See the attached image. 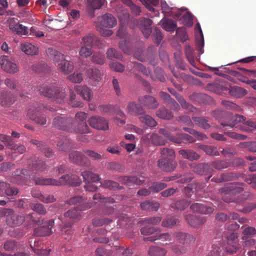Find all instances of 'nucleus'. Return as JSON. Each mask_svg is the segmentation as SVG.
<instances>
[{
	"label": "nucleus",
	"mask_w": 256,
	"mask_h": 256,
	"mask_svg": "<svg viewBox=\"0 0 256 256\" xmlns=\"http://www.w3.org/2000/svg\"><path fill=\"white\" fill-rule=\"evenodd\" d=\"M87 114L80 112L75 114L74 120L62 115L57 116L53 120L52 125L57 129L76 134H86L90 132L86 123Z\"/></svg>",
	"instance_id": "nucleus-1"
},
{
	"label": "nucleus",
	"mask_w": 256,
	"mask_h": 256,
	"mask_svg": "<svg viewBox=\"0 0 256 256\" xmlns=\"http://www.w3.org/2000/svg\"><path fill=\"white\" fill-rule=\"evenodd\" d=\"M69 174H65L61 176L58 180L54 178H44L42 177H36L34 172H30L27 170H16L13 174V181L20 185H30L27 182V179L34 181L37 185H52L61 186L69 184Z\"/></svg>",
	"instance_id": "nucleus-2"
},
{
	"label": "nucleus",
	"mask_w": 256,
	"mask_h": 256,
	"mask_svg": "<svg viewBox=\"0 0 256 256\" xmlns=\"http://www.w3.org/2000/svg\"><path fill=\"white\" fill-rule=\"evenodd\" d=\"M246 184L244 182H234L227 184L219 190L222 200L226 202L240 203L250 196V192H244L236 197V195L244 190Z\"/></svg>",
	"instance_id": "nucleus-3"
},
{
	"label": "nucleus",
	"mask_w": 256,
	"mask_h": 256,
	"mask_svg": "<svg viewBox=\"0 0 256 256\" xmlns=\"http://www.w3.org/2000/svg\"><path fill=\"white\" fill-rule=\"evenodd\" d=\"M213 116L218 120L220 124L223 126L233 128L237 122H242V124H238L236 128L243 131L244 130L240 128V126L244 125L247 126V122H250L248 120L244 123L245 118L244 116L236 114L234 116H233L230 113L220 110L214 111ZM245 131L246 132V130ZM247 132H249L248 131Z\"/></svg>",
	"instance_id": "nucleus-4"
},
{
	"label": "nucleus",
	"mask_w": 256,
	"mask_h": 256,
	"mask_svg": "<svg viewBox=\"0 0 256 256\" xmlns=\"http://www.w3.org/2000/svg\"><path fill=\"white\" fill-rule=\"evenodd\" d=\"M160 154L162 158L157 162L158 166L163 171L170 172L174 170L177 166L174 150L164 148L160 149Z\"/></svg>",
	"instance_id": "nucleus-5"
},
{
	"label": "nucleus",
	"mask_w": 256,
	"mask_h": 256,
	"mask_svg": "<svg viewBox=\"0 0 256 256\" xmlns=\"http://www.w3.org/2000/svg\"><path fill=\"white\" fill-rule=\"evenodd\" d=\"M38 90L42 94L51 98L56 103L64 102L66 98L65 90L54 85L44 84L40 86Z\"/></svg>",
	"instance_id": "nucleus-6"
},
{
	"label": "nucleus",
	"mask_w": 256,
	"mask_h": 256,
	"mask_svg": "<svg viewBox=\"0 0 256 256\" xmlns=\"http://www.w3.org/2000/svg\"><path fill=\"white\" fill-rule=\"evenodd\" d=\"M3 214L6 218V224L11 228L22 226L28 218H30L31 220L35 222L32 216L33 214H30L25 216L24 214L16 212L12 209L6 208L3 211Z\"/></svg>",
	"instance_id": "nucleus-7"
},
{
	"label": "nucleus",
	"mask_w": 256,
	"mask_h": 256,
	"mask_svg": "<svg viewBox=\"0 0 256 256\" xmlns=\"http://www.w3.org/2000/svg\"><path fill=\"white\" fill-rule=\"evenodd\" d=\"M42 110V106L40 104L36 103L30 106L28 111V114L32 120L36 123L44 125L46 122V117L44 114H41L40 111Z\"/></svg>",
	"instance_id": "nucleus-8"
},
{
	"label": "nucleus",
	"mask_w": 256,
	"mask_h": 256,
	"mask_svg": "<svg viewBox=\"0 0 256 256\" xmlns=\"http://www.w3.org/2000/svg\"><path fill=\"white\" fill-rule=\"evenodd\" d=\"M159 132L170 140L176 144H180L184 141H186L190 143L195 142V140L192 136L186 134L180 133L174 136L170 132L165 128H160Z\"/></svg>",
	"instance_id": "nucleus-9"
},
{
	"label": "nucleus",
	"mask_w": 256,
	"mask_h": 256,
	"mask_svg": "<svg viewBox=\"0 0 256 256\" xmlns=\"http://www.w3.org/2000/svg\"><path fill=\"white\" fill-rule=\"evenodd\" d=\"M0 64L2 68L8 73L14 74L19 71L17 64L10 59L8 56H2L0 57Z\"/></svg>",
	"instance_id": "nucleus-10"
},
{
	"label": "nucleus",
	"mask_w": 256,
	"mask_h": 256,
	"mask_svg": "<svg viewBox=\"0 0 256 256\" xmlns=\"http://www.w3.org/2000/svg\"><path fill=\"white\" fill-rule=\"evenodd\" d=\"M66 202L70 205H76L75 208L80 210H86L94 206L92 202H86V200L80 196L72 197L66 200Z\"/></svg>",
	"instance_id": "nucleus-11"
},
{
	"label": "nucleus",
	"mask_w": 256,
	"mask_h": 256,
	"mask_svg": "<svg viewBox=\"0 0 256 256\" xmlns=\"http://www.w3.org/2000/svg\"><path fill=\"white\" fill-rule=\"evenodd\" d=\"M89 124L94 128L106 130L108 129V121L104 118L100 116H92L88 120Z\"/></svg>",
	"instance_id": "nucleus-12"
},
{
	"label": "nucleus",
	"mask_w": 256,
	"mask_h": 256,
	"mask_svg": "<svg viewBox=\"0 0 256 256\" xmlns=\"http://www.w3.org/2000/svg\"><path fill=\"white\" fill-rule=\"evenodd\" d=\"M138 102L143 107L148 109H156L159 106V103L155 98L150 95L138 96Z\"/></svg>",
	"instance_id": "nucleus-13"
},
{
	"label": "nucleus",
	"mask_w": 256,
	"mask_h": 256,
	"mask_svg": "<svg viewBox=\"0 0 256 256\" xmlns=\"http://www.w3.org/2000/svg\"><path fill=\"white\" fill-rule=\"evenodd\" d=\"M126 111L132 116H140L145 114L146 112L144 108L135 102H130L128 104Z\"/></svg>",
	"instance_id": "nucleus-14"
},
{
	"label": "nucleus",
	"mask_w": 256,
	"mask_h": 256,
	"mask_svg": "<svg viewBox=\"0 0 256 256\" xmlns=\"http://www.w3.org/2000/svg\"><path fill=\"white\" fill-rule=\"evenodd\" d=\"M54 220H50L46 225H44L34 230V234L36 236H45L52 234V228L54 225Z\"/></svg>",
	"instance_id": "nucleus-15"
},
{
	"label": "nucleus",
	"mask_w": 256,
	"mask_h": 256,
	"mask_svg": "<svg viewBox=\"0 0 256 256\" xmlns=\"http://www.w3.org/2000/svg\"><path fill=\"white\" fill-rule=\"evenodd\" d=\"M190 208L195 212L202 214H210L214 210V208L208 205L197 202L191 204Z\"/></svg>",
	"instance_id": "nucleus-16"
},
{
	"label": "nucleus",
	"mask_w": 256,
	"mask_h": 256,
	"mask_svg": "<svg viewBox=\"0 0 256 256\" xmlns=\"http://www.w3.org/2000/svg\"><path fill=\"white\" fill-rule=\"evenodd\" d=\"M70 159L74 163L78 165H88L89 160L81 152L74 151L70 154Z\"/></svg>",
	"instance_id": "nucleus-17"
},
{
	"label": "nucleus",
	"mask_w": 256,
	"mask_h": 256,
	"mask_svg": "<svg viewBox=\"0 0 256 256\" xmlns=\"http://www.w3.org/2000/svg\"><path fill=\"white\" fill-rule=\"evenodd\" d=\"M174 236L180 243L184 244L190 245L193 244L195 240V237L191 234L182 232H176L174 234Z\"/></svg>",
	"instance_id": "nucleus-18"
},
{
	"label": "nucleus",
	"mask_w": 256,
	"mask_h": 256,
	"mask_svg": "<svg viewBox=\"0 0 256 256\" xmlns=\"http://www.w3.org/2000/svg\"><path fill=\"white\" fill-rule=\"evenodd\" d=\"M168 90L171 94L175 96L176 98L180 103L183 108L188 110L189 112H192L196 111V109L195 107L187 102L185 100L180 94H178L174 88H168Z\"/></svg>",
	"instance_id": "nucleus-19"
},
{
	"label": "nucleus",
	"mask_w": 256,
	"mask_h": 256,
	"mask_svg": "<svg viewBox=\"0 0 256 256\" xmlns=\"http://www.w3.org/2000/svg\"><path fill=\"white\" fill-rule=\"evenodd\" d=\"M74 90L78 94L86 101H90L93 96L91 89L86 85L76 86Z\"/></svg>",
	"instance_id": "nucleus-20"
},
{
	"label": "nucleus",
	"mask_w": 256,
	"mask_h": 256,
	"mask_svg": "<svg viewBox=\"0 0 256 256\" xmlns=\"http://www.w3.org/2000/svg\"><path fill=\"white\" fill-rule=\"evenodd\" d=\"M192 170L196 174L200 175H206L212 174L214 171L210 167V164L201 163L194 164L192 166Z\"/></svg>",
	"instance_id": "nucleus-21"
},
{
	"label": "nucleus",
	"mask_w": 256,
	"mask_h": 256,
	"mask_svg": "<svg viewBox=\"0 0 256 256\" xmlns=\"http://www.w3.org/2000/svg\"><path fill=\"white\" fill-rule=\"evenodd\" d=\"M98 21L100 24L106 28H112L116 24L115 18L111 14H106L98 18Z\"/></svg>",
	"instance_id": "nucleus-22"
},
{
	"label": "nucleus",
	"mask_w": 256,
	"mask_h": 256,
	"mask_svg": "<svg viewBox=\"0 0 256 256\" xmlns=\"http://www.w3.org/2000/svg\"><path fill=\"white\" fill-rule=\"evenodd\" d=\"M185 220L190 226L194 228L202 226L206 221L205 217L190 214L185 216Z\"/></svg>",
	"instance_id": "nucleus-23"
},
{
	"label": "nucleus",
	"mask_w": 256,
	"mask_h": 256,
	"mask_svg": "<svg viewBox=\"0 0 256 256\" xmlns=\"http://www.w3.org/2000/svg\"><path fill=\"white\" fill-rule=\"evenodd\" d=\"M118 180L122 183L130 186L132 185H141L145 182V179L143 177L142 179H140L136 176H124L119 178Z\"/></svg>",
	"instance_id": "nucleus-24"
},
{
	"label": "nucleus",
	"mask_w": 256,
	"mask_h": 256,
	"mask_svg": "<svg viewBox=\"0 0 256 256\" xmlns=\"http://www.w3.org/2000/svg\"><path fill=\"white\" fill-rule=\"evenodd\" d=\"M140 206L143 210L156 212L160 208V204L154 200H145L140 202Z\"/></svg>",
	"instance_id": "nucleus-25"
},
{
	"label": "nucleus",
	"mask_w": 256,
	"mask_h": 256,
	"mask_svg": "<svg viewBox=\"0 0 256 256\" xmlns=\"http://www.w3.org/2000/svg\"><path fill=\"white\" fill-rule=\"evenodd\" d=\"M30 246L32 248V250L35 254L40 256H48L50 252V250H46L44 249L41 246L42 242L39 240H34V244H32V240L29 242Z\"/></svg>",
	"instance_id": "nucleus-26"
},
{
	"label": "nucleus",
	"mask_w": 256,
	"mask_h": 256,
	"mask_svg": "<svg viewBox=\"0 0 256 256\" xmlns=\"http://www.w3.org/2000/svg\"><path fill=\"white\" fill-rule=\"evenodd\" d=\"M22 50L28 55H38V48L35 46L28 42H23L20 44Z\"/></svg>",
	"instance_id": "nucleus-27"
},
{
	"label": "nucleus",
	"mask_w": 256,
	"mask_h": 256,
	"mask_svg": "<svg viewBox=\"0 0 256 256\" xmlns=\"http://www.w3.org/2000/svg\"><path fill=\"white\" fill-rule=\"evenodd\" d=\"M178 154L184 158L188 159L190 161L198 160L200 158V156L196 152L188 149H181L178 151Z\"/></svg>",
	"instance_id": "nucleus-28"
},
{
	"label": "nucleus",
	"mask_w": 256,
	"mask_h": 256,
	"mask_svg": "<svg viewBox=\"0 0 256 256\" xmlns=\"http://www.w3.org/2000/svg\"><path fill=\"white\" fill-rule=\"evenodd\" d=\"M57 66L59 70L64 74L70 73L74 69L72 62L66 60L65 58L58 64Z\"/></svg>",
	"instance_id": "nucleus-29"
},
{
	"label": "nucleus",
	"mask_w": 256,
	"mask_h": 256,
	"mask_svg": "<svg viewBox=\"0 0 256 256\" xmlns=\"http://www.w3.org/2000/svg\"><path fill=\"white\" fill-rule=\"evenodd\" d=\"M106 0H88V7L89 13L91 16L94 17V10L100 9L104 4Z\"/></svg>",
	"instance_id": "nucleus-30"
},
{
	"label": "nucleus",
	"mask_w": 256,
	"mask_h": 256,
	"mask_svg": "<svg viewBox=\"0 0 256 256\" xmlns=\"http://www.w3.org/2000/svg\"><path fill=\"white\" fill-rule=\"evenodd\" d=\"M15 101V98L10 92H2L0 96V103L2 106H8Z\"/></svg>",
	"instance_id": "nucleus-31"
},
{
	"label": "nucleus",
	"mask_w": 256,
	"mask_h": 256,
	"mask_svg": "<svg viewBox=\"0 0 256 256\" xmlns=\"http://www.w3.org/2000/svg\"><path fill=\"white\" fill-rule=\"evenodd\" d=\"M81 174L83 177L84 181L86 183L96 182L100 179L99 175L90 171L86 170L82 172Z\"/></svg>",
	"instance_id": "nucleus-32"
},
{
	"label": "nucleus",
	"mask_w": 256,
	"mask_h": 256,
	"mask_svg": "<svg viewBox=\"0 0 256 256\" xmlns=\"http://www.w3.org/2000/svg\"><path fill=\"white\" fill-rule=\"evenodd\" d=\"M190 201L186 199L178 200L170 204L172 208L174 210L182 211L190 205Z\"/></svg>",
	"instance_id": "nucleus-33"
},
{
	"label": "nucleus",
	"mask_w": 256,
	"mask_h": 256,
	"mask_svg": "<svg viewBox=\"0 0 256 256\" xmlns=\"http://www.w3.org/2000/svg\"><path fill=\"white\" fill-rule=\"evenodd\" d=\"M88 77L95 82H100L103 76V74L98 68H90L86 70Z\"/></svg>",
	"instance_id": "nucleus-34"
},
{
	"label": "nucleus",
	"mask_w": 256,
	"mask_h": 256,
	"mask_svg": "<svg viewBox=\"0 0 256 256\" xmlns=\"http://www.w3.org/2000/svg\"><path fill=\"white\" fill-rule=\"evenodd\" d=\"M48 56L55 62L58 64L64 59V56L57 50L49 48L46 51Z\"/></svg>",
	"instance_id": "nucleus-35"
},
{
	"label": "nucleus",
	"mask_w": 256,
	"mask_h": 256,
	"mask_svg": "<svg viewBox=\"0 0 256 256\" xmlns=\"http://www.w3.org/2000/svg\"><path fill=\"white\" fill-rule=\"evenodd\" d=\"M180 222V220L174 216H167L162 222V226L164 228H171L177 226Z\"/></svg>",
	"instance_id": "nucleus-36"
},
{
	"label": "nucleus",
	"mask_w": 256,
	"mask_h": 256,
	"mask_svg": "<svg viewBox=\"0 0 256 256\" xmlns=\"http://www.w3.org/2000/svg\"><path fill=\"white\" fill-rule=\"evenodd\" d=\"M167 250L158 246H152L148 250L149 256H166Z\"/></svg>",
	"instance_id": "nucleus-37"
},
{
	"label": "nucleus",
	"mask_w": 256,
	"mask_h": 256,
	"mask_svg": "<svg viewBox=\"0 0 256 256\" xmlns=\"http://www.w3.org/2000/svg\"><path fill=\"white\" fill-rule=\"evenodd\" d=\"M196 125L204 129H208L210 127V125L208 124V120L206 117H192Z\"/></svg>",
	"instance_id": "nucleus-38"
},
{
	"label": "nucleus",
	"mask_w": 256,
	"mask_h": 256,
	"mask_svg": "<svg viewBox=\"0 0 256 256\" xmlns=\"http://www.w3.org/2000/svg\"><path fill=\"white\" fill-rule=\"evenodd\" d=\"M144 241L154 242L156 240H160L162 242H165L166 240L170 241L172 240L171 236L168 232H164L158 235H156L154 236H150L144 238Z\"/></svg>",
	"instance_id": "nucleus-39"
},
{
	"label": "nucleus",
	"mask_w": 256,
	"mask_h": 256,
	"mask_svg": "<svg viewBox=\"0 0 256 256\" xmlns=\"http://www.w3.org/2000/svg\"><path fill=\"white\" fill-rule=\"evenodd\" d=\"M228 92L230 95L237 98L242 97L246 94L244 88L238 86H230L228 88Z\"/></svg>",
	"instance_id": "nucleus-40"
},
{
	"label": "nucleus",
	"mask_w": 256,
	"mask_h": 256,
	"mask_svg": "<svg viewBox=\"0 0 256 256\" xmlns=\"http://www.w3.org/2000/svg\"><path fill=\"white\" fill-rule=\"evenodd\" d=\"M57 146L60 151L66 152L71 148L70 140L67 138H63L58 142Z\"/></svg>",
	"instance_id": "nucleus-41"
},
{
	"label": "nucleus",
	"mask_w": 256,
	"mask_h": 256,
	"mask_svg": "<svg viewBox=\"0 0 256 256\" xmlns=\"http://www.w3.org/2000/svg\"><path fill=\"white\" fill-rule=\"evenodd\" d=\"M162 28L168 32H174L176 28V23L170 19L165 20L162 21Z\"/></svg>",
	"instance_id": "nucleus-42"
},
{
	"label": "nucleus",
	"mask_w": 256,
	"mask_h": 256,
	"mask_svg": "<svg viewBox=\"0 0 256 256\" xmlns=\"http://www.w3.org/2000/svg\"><path fill=\"white\" fill-rule=\"evenodd\" d=\"M199 148L204 151L206 154L212 156H218L220 155L216 147L212 146L200 145Z\"/></svg>",
	"instance_id": "nucleus-43"
},
{
	"label": "nucleus",
	"mask_w": 256,
	"mask_h": 256,
	"mask_svg": "<svg viewBox=\"0 0 256 256\" xmlns=\"http://www.w3.org/2000/svg\"><path fill=\"white\" fill-rule=\"evenodd\" d=\"M222 174L224 182L236 180L242 176V174L236 172H223Z\"/></svg>",
	"instance_id": "nucleus-44"
},
{
	"label": "nucleus",
	"mask_w": 256,
	"mask_h": 256,
	"mask_svg": "<svg viewBox=\"0 0 256 256\" xmlns=\"http://www.w3.org/2000/svg\"><path fill=\"white\" fill-rule=\"evenodd\" d=\"M230 165L228 162L224 160H216L210 163V166H212L214 168L218 170L226 168Z\"/></svg>",
	"instance_id": "nucleus-45"
},
{
	"label": "nucleus",
	"mask_w": 256,
	"mask_h": 256,
	"mask_svg": "<svg viewBox=\"0 0 256 256\" xmlns=\"http://www.w3.org/2000/svg\"><path fill=\"white\" fill-rule=\"evenodd\" d=\"M139 120L142 123L149 127L155 126L157 124L156 120L148 114H144L139 117Z\"/></svg>",
	"instance_id": "nucleus-46"
},
{
	"label": "nucleus",
	"mask_w": 256,
	"mask_h": 256,
	"mask_svg": "<svg viewBox=\"0 0 256 256\" xmlns=\"http://www.w3.org/2000/svg\"><path fill=\"white\" fill-rule=\"evenodd\" d=\"M162 220V218L160 216H152L150 218H145L140 221L142 224H152L157 225L160 224Z\"/></svg>",
	"instance_id": "nucleus-47"
},
{
	"label": "nucleus",
	"mask_w": 256,
	"mask_h": 256,
	"mask_svg": "<svg viewBox=\"0 0 256 256\" xmlns=\"http://www.w3.org/2000/svg\"><path fill=\"white\" fill-rule=\"evenodd\" d=\"M199 184H198L193 183L188 184L187 186L185 187L184 192L186 196L188 198H191L194 194L197 192V188Z\"/></svg>",
	"instance_id": "nucleus-48"
},
{
	"label": "nucleus",
	"mask_w": 256,
	"mask_h": 256,
	"mask_svg": "<svg viewBox=\"0 0 256 256\" xmlns=\"http://www.w3.org/2000/svg\"><path fill=\"white\" fill-rule=\"evenodd\" d=\"M100 186L103 188H107L111 190L122 189V187L120 186L118 182L110 180H104L102 182H100Z\"/></svg>",
	"instance_id": "nucleus-49"
},
{
	"label": "nucleus",
	"mask_w": 256,
	"mask_h": 256,
	"mask_svg": "<svg viewBox=\"0 0 256 256\" xmlns=\"http://www.w3.org/2000/svg\"><path fill=\"white\" fill-rule=\"evenodd\" d=\"M114 254L115 256H132V250L124 249L123 248L114 246L113 248Z\"/></svg>",
	"instance_id": "nucleus-50"
},
{
	"label": "nucleus",
	"mask_w": 256,
	"mask_h": 256,
	"mask_svg": "<svg viewBox=\"0 0 256 256\" xmlns=\"http://www.w3.org/2000/svg\"><path fill=\"white\" fill-rule=\"evenodd\" d=\"M156 115L158 117L165 120H170L174 116L173 114L165 108H162L157 110Z\"/></svg>",
	"instance_id": "nucleus-51"
},
{
	"label": "nucleus",
	"mask_w": 256,
	"mask_h": 256,
	"mask_svg": "<svg viewBox=\"0 0 256 256\" xmlns=\"http://www.w3.org/2000/svg\"><path fill=\"white\" fill-rule=\"evenodd\" d=\"M96 40V38L94 35L89 34L83 37L80 44L92 48L93 44Z\"/></svg>",
	"instance_id": "nucleus-52"
},
{
	"label": "nucleus",
	"mask_w": 256,
	"mask_h": 256,
	"mask_svg": "<svg viewBox=\"0 0 256 256\" xmlns=\"http://www.w3.org/2000/svg\"><path fill=\"white\" fill-rule=\"evenodd\" d=\"M167 186L168 185L164 182H153L150 186V188L152 192L158 193L166 188Z\"/></svg>",
	"instance_id": "nucleus-53"
},
{
	"label": "nucleus",
	"mask_w": 256,
	"mask_h": 256,
	"mask_svg": "<svg viewBox=\"0 0 256 256\" xmlns=\"http://www.w3.org/2000/svg\"><path fill=\"white\" fill-rule=\"evenodd\" d=\"M80 211V210H77L76 208H74V209L69 210L65 212L64 214V216L65 218H70L74 220H79L81 216Z\"/></svg>",
	"instance_id": "nucleus-54"
},
{
	"label": "nucleus",
	"mask_w": 256,
	"mask_h": 256,
	"mask_svg": "<svg viewBox=\"0 0 256 256\" xmlns=\"http://www.w3.org/2000/svg\"><path fill=\"white\" fill-rule=\"evenodd\" d=\"M32 69L38 73L46 72L48 71L47 65L44 62H38L33 64L32 66Z\"/></svg>",
	"instance_id": "nucleus-55"
},
{
	"label": "nucleus",
	"mask_w": 256,
	"mask_h": 256,
	"mask_svg": "<svg viewBox=\"0 0 256 256\" xmlns=\"http://www.w3.org/2000/svg\"><path fill=\"white\" fill-rule=\"evenodd\" d=\"M198 28V29L200 34V40L197 42V47L196 50L199 52L200 53L202 54L203 52V47L204 46V38L202 34V28H200V24H197L196 26V28Z\"/></svg>",
	"instance_id": "nucleus-56"
},
{
	"label": "nucleus",
	"mask_w": 256,
	"mask_h": 256,
	"mask_svg": "<svg viewBox=\"0 0 256 256\" xmlns=\"http://www.w3.org/2000/svg\"><path fill=\"white\" fill-rule=\"evenodd\" d=\"M194 50L189 46L186 47L185 53L186 55L190 62V63L194 67H196V62L193 56Z\"/></svg>",
	"instance_id": "nucleus-57"
},
{
	"label": "nucleus",
	"mask_w": 256,
	"mask_h": 256,
	"mask_svg": "<svg viewBox=\"0 0 256 256\" xmlns=\"http://www.w3.org/2000/svg\"><path fill=\"white\" fill-rule=\"evenodd\" d=\"M183 130H185L186 132H188L190 134L193 135L195 137L198 138V140H204V139L206 138V135H205L204 134L200 132H198L193 128H183Z\"/></svg>",
	"instance_id": "nucleus-58"
},
{
	"label": "nucleus",
	"mask_w": 256,
	"mask_h": 256,
	"mask_svg": "<svg viewBox=\"0 0 256 256\" xmlns=\"http://www.w3.org/2000/svg\"><path fill=\"white\" fill-rule=\"evenodd\" d=\"M240 146L242 148H247L250 152H256V140L241 142Z\"/></svg>",
	"instance_id": "nucleus-59"
},
{
	"label": "nucleus",
	"mask_w": 256,
	"mask_h": 256,
	"mask_svg": "<svg viewBox=\"0 0 256 256\" xmlns=\"http://www.w3.org/2000/svg\"><path fill=\"white\" fill-rule=\"evenodd\" d=\"M256 234V229L252 226L246 228L242 231L243 236L242 238V240L248 239Z\"/></svg>",
	"instance_id": "nucleus-60"
},
{
	"label": "nucleus",
	"mask_w": 256,
	"mask_h": 256,
	"mask_svg": "<svg viewBox=\"0 0 256 256\" xmlns=\"http://www.w3.org/2000/svg\"><path fill=\"white\" fill-rule=\"evenodd\" d=\"M10 144H12V146H8V148L10 149L11 150H13L14 152H15V153H18L19 154H22L26 150V148L24 146H23V145L18 146L14 142V140L12 141V142Z\"/></svg>",
	"instance_id": "nucleus-61"
},
{
	"label": "nucleus",
	"mask_w": 256,
	"mask_h": 256,
	"mask_svg": "<svg viewBox=\"0 0 256 256\" xmlns=\"http://www.w3.org/2000/svg\"><path fill=\"white\" fill-rule=\"evenodd\" d=\"M32 166L35 170L40 172H44L48 170L46 163L42 160H38L32 164Z\"/></svg>",
	"instance_id": "nucleus-62"
},
{
	"label": "nucleus",
	"mask_w": 256,
	"mask_h": 256,
	"mask_svg": "<svg viewBox=\"0 0 256 256\" xmlns=\"http://www.w3.org/2000/svg\"><path fill=\"white\" fill-rule=\"evenodd\" d=\"M18 244L14 240H7L4 243V249L6 251L11 252L17 249Z\"/></svg>",
	"instance_id": "nucleus-63"
},
{
	"label": "nucleus",
	"mask_w": 256,
	"mask_h": 256,
	"mask_svg": "<svg viewBox=\"0 0 256 256\" xmlns=\"http://www.w3.org/2000/svg\"><path fill=\"white\" fill-rule=\"evenodd\" d=\"M208 98V96L203 94H194L190 96V98L196 102H204V100Z\"/></svg>",
	"instance_id": "nucleus-64"
}]
</instances>
